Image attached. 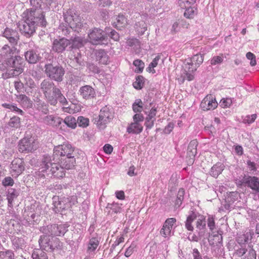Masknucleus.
<instances>
[{
	"mask_svg": "<svg viewBox=\"0 0 259 259\" xmlns=\"http://www.w3.org/2000/svg\"><path fill=\"white\" fill-rule=\"evenodd\" d=\"M68 163V160L59 158L58 161L52 160L51 156L44 155L40 165L39 172L43 177H50L52 175L58 178H63L65 175V169H70L74 166V164L69 168L66 167L65 164Z\"/></svg>",
	"mask_w": 259,
	"mask_h": 259,
	"instance_id": "1",
	"label": "nucleus"
},
{
	"mask_svg": "<svg viewBox=\"0 0 259 259\" xmlns=\"http://www.w3.org/2000/svg\"><path fill=\"white\" fill-rule=\"evenodd\" d=\"M24 61L20 56L11 57L0 64V70L6 71L2 74V77L6 79L17 76L24 71Z\"/></svg>",
	"mask_w": 259,
	"mask_h": 259,
	"instance_id": "2",
	"label": "nucleus"
},
{
	"mask_svg": "<svg viewBox=\"0 0 259 259\" xmlns=\"http://www.w3.org/2000/svg\"><path fill=\"white\" fill-rule=\"evenodd\" d=\"M51 157L53 161H58L59 158L64 160H68V163L65 164L67 168L70 167L75 163L74 149L69 144H64L55 147L54 149L53 155Z\"/></svg>",
	"mask_w": 259,
	"mask_h": 259,
	"instance_id": "3",
	"label": "nucleus"
},
{
	"mask_svg": "<svg viewBox=\"0 0 259 259\" xmlns=\"http://www.w3.org/2000/svg\"><path fill=\"white\" fill-rule=\"evenodd\" d=\"M22 18L17 24V26L20 31L26 36H30L35 32L36 26H42L39 19H37L35 16H32V13L29 12V10H26L23 13Z\"/></svg>",
	"mask_w": 259,
	"mask_h": 259,
	"instance_id": "4",
	"label": "nucleus"
},
{
	"mask_svg": "<svg viewBox=\"0 0 259 259\" xmlns=\"http://www.w3.org/2000/svg\"><path fill=\"white\" fill-rule=\"evenodd\" d=\"M50 96L51 98L53 99V102H52L48 98H46L47 101L52 105H56L57 103V101H59L60 103H61L64 106L62 108V110L65 112H68L69 113H74L78 112L80 108L79 106H77L74 104H71L69 106L66 107V105L67 104V101L66 99L64 97V96L61 93L60 95H53V92L50 93Z\"/></svg>",
	"mask_w": 259,
	"mask_h": 259,
	"instance_id": "5",
	"label": "nucleus"
},
{
	"mask_svg": "<svg viewBox=\"0 0 259 259\" xmlns=\"http://www.w3.org/2000/svg\"><path fill=\"white\" fill-rule=\"evenodd\" d=\"M38 141L34 137L26 136L19 143L18 150L21 153L32 152L38 147Z\"/></svg>",
	"mask_w": 259,
	"mask_h": 259,
	"instance_id": "6",
	"label": "nucleus"
},
{
	"mask_svg": "<svg viewBox=\"0 0 259 259\" xmlns=\"http://www.w3.org/2000/svg\"><path fill=\"white\" fill-rule=\"evenodd\" d=\"M65 22L75 31L79 32L82 26L80 17L73 11L70 10L64 15Z\"/></svg>",
	"mask_w": 259,
	"mask_h": 259,
	"instance_id": "7",
	"label": "nucleus"
},
{
	"mask_svg": "<svg viewBox=\"0 0 259 259\" xmlns=\"http://www.w3.org/2000/svg\"><path fill=\"white\" fill-rule=\"evenodd\" d=\"M196 66L195 64L189 62L188 59L185 60L183 66V73L181 76L178 78L179 83H183L185 80L191 81L194 79L193 73L197 70Z\"/></svg>",
	"mask_w": 259,
	"mask_h": 259,
	"instance_id": "8",
	"label": "nucleus"
},
{
	"mask_svg": "<svg viewBox=\"0 0 259 259\" xmlns=\"http://www.w3.org/2000/svg\"><path fill=\"white\" fill-rule=\"evenodd\" d=\"M45 72L49 78L57 81L62 80L65 71L61 66L49 64L45 65Z\"/></svg>",
	"mask_w": 259,
	"mask_h": 259,
	"instance_id": "9",
	"label": "nucleus"
},
{
	"mask_svg": "<svg viewBox=\"0 0 259 259\" xmlns=\"http://www.w3.org/2000/svg\"><path fill=\"white\" fill-rule=\"evenodd\" d=\"M31 8L27 10L29 12L32 13V16H35L37 19L40 21V24L42 27L46 26L47 25V21L45 19V15L44 12L41 8V0H30Z\"/></svg>",
	"mask_w": 259,
	"mask_h": 259,
	"instance_id": "10",
	"label": "nucleus"
},
{
	"mask_svg": "<svg viewBox=\"0 0 259 259\" xmlns=\"http://www.w3.org/2000/svg\"><path fill=\"white\" fill-rule=\"evenodd\" d=\"M133 122L128 125L126 131L128 134H140L143 131L142 122L144 121V117L141 113H136L133 116Z\"/></svg>",
	"mask_w": 259,
	"mask_h": 259,
	"instance_id": "11",
	"label": "nucleus"
},
{
	"mask_svg": "<svg viewBox=\"0 0 259 259\" xmlns=\"http://www.w3.org/2000/svg\"><path fill=\"white\" fill-rule=\"evenodd\" d=\"M112 118V113L108 107H104L101 109L100 114L95 120L96 124L99 129H104Z\"/></svg>",
	"mask_w": 259,
	"mask_h": 259,
	"instance_id": "12",
	"label": "nucleus"
},
{
	"mask_svg": "<svg viewBox=\"0 0 259 259\" xmlns=\"http://www.w3.org/2000/svg\"><path fill=\"white\" fill-rule=\"evenodd\" d=\"M40 89L41 91L45 95L46 98H48L50 100L53 102V99L51 98L50 96V93L53 92V95H59L60 96L61 94L60 90L56 88L54 85V84L51 81L45 79L40 84Z\"/></svg>",
	"mask_w": 259,
	"mask_h": 259,
	"instance_id": "13",
	"label": "nucleus"
},
{
	"mask_svg": "<svg viewBox=\"0 0 259 259\" xmlns=\"http://www.w3.org/2000/svg\"><path fill=\"white\" fill-rule=\"evenodd\" d=\"M25 169V163L24 160L19 158H15L11 162L10 167V172L12 176L17 178Z\"/></svg>",
	"mask_w": 259,
	"mask_h": 259,
	"instance_id": "14",
	"label": "nucleus"
},
{
	"mask_svg": "<svg viewBox=\"0 0 259 259\" xmlns=\"http://www.w3.org/2000/svg\"><path fill=\"white\" fill-rule=\"evenodd\" d=\"M90 41L93 45H100L105 39V33L100 28H94L89 34Z\"/></svg>",
	"mask_w": 259,
	"mask_h": 259,
	"instance_id": "15",
	"label": "nucleus"
},
{
	"mask_svg": "<svg viewBox=\"0 0 259 259\" xmlns=\"http://www.w3.org/2000/svg\"><path fill=\"white\" fill-rule=\"evenodd\" d=\"M70 45V40L66 38L55 39L53 42L52 50L55 52L61 53L64 51L66 48Z\"/></svg>",
	"mask_w": 259,
	"mask_h": 259,
	"instance_id": "16",
	"label": "nucleus"
},
{
	"mask_svg": "<svg viewBox=\"0 0 259 259\" xmlns=\"http://www.w3.org/2000/svg\"><path fill=\"white\" fill-rule=\"evenodd\" d=\"M198 142L196 140L191 141L187 149V163L188 165H192L194 161V158L197 153V146Z\"/></svg>",
	"mask_w": 259,
	"mask_h": 259,
	"instance_id": "17",
	"label": "nucleus"
},
{
	"mask_svg": "<svg viewBox=\"0 0 259 259\" xmlns=\"http://www.w3.org/2000/svg\"><path fill=\"white\" fill-rule=\"evenodd\" d=\"M67 228L66 224L51 225L48 226L49 235L52 236L64 235L67 231Z\"/></svg>",
	"mask_w": 259,
	"mask_h": 259,
	"instance_id": "18",
	"label": "nucleus"
},
{
	"mask_svg": "<svg viewBox=\"0 0 259 259\" xmlns=\"http://www.w3.org/2000/svg\"><path fill=\"white\" fill-rule=\"evenodd\" d=\"M200 106L203 110L215 109L218 106V103L211 95L206 96L202 101Z\"/></svg>",
	"mask_w": 259,
	"mask_h": 259,
	"instance_id": "19",
	"label": "nucleus"
},
{
	"mask_svg": "<svg viewBox=\"0 0 259 259\" xmlns=\"http://www.w3.org/2000/svg\"><path fill=\"white\" fill-rule=\"evenodd\" d=\"M245 185L255 192L259 193V178L255 176L244 175Z\"/></svg>",
	"mask_w": 259,
	"mask_h": 259,
	"instance_id": "20",
	"label": "nucleus"
},
{
	"mask_svg": "<svg viewBox=\"0 0 259 259\" xmlns=\"http://www.w3.org/2000/svg\"><path fill=\"white\" fill-rule=\"evenodd\" d=\"M79 92L82 97L85 100L93 99L96 96V92L92 87L86 85L82 87L79 89Z\"/></svg>",
	"mask_w": 259,
	"mask_h": 259,
	"instance_id": "21",
	"label": "nucleus"
},
{
	"mask_svg": "<svg viewBox=\"0 0 259 259\" xmlns=\"http://www.w3.org/2000/svg\"><path fill=\"white\" fill-rule=\"evenodd\" d=\"M177 220L175 218L167 219L163 225V237L166 238L171 235V230Z\"/></svg>",
	"mask_w": 259,
	"mask_h": 259,
	"instance_id": "22",
	"label": "nucleus"
},
{
	"mask_svg": "<svg viewBox=\"0 0 259 259\" xmlns=\"http://www.w3.org/2000/svg\"><path fill=\"white\" fill-rule=\"evenodd\" d=\"M52 237L50 238V236L42 235L40 236L39 239V244L43 250H45L47 251H51L52 245Z\"/></svg>",
	"mask_w": 259,
	"mask_h": 259,
	"instance_id": "23",
	"label": "nucleus"
},
{
	"mask_svg": "<svg viewBox=\"0 0 259 259\" xmlns=\"http://www.w3.org/2000/svg\"><path fill=\"white\" fill-rule=\"evenodd\" d=\"M252 234L250 232L238 234L235 238V241L238 244L248 245L249 241L252 239Z\"/></svg>",
	"mask_w": 259,
	"mask_h": 259,
	"instance_id": "24",
	"label": "nucleus"
},
{
	"mask_svg": "<svg viewBox=\"0 0 259 259\" xmlns=\"http://www.w3.org/2000/svg\"><path fill=\"white\" fill-rule=\"evenodd\" d=\"M249 247H251L249 245L236 243L234 246V252L233 255L241 257L245 254L249 250Z\"/></svg>",
	"mask_w": 259,
	"mask_h": 259,
	"instance_id": "25",
	"label": "nucleus"
},
{
	"mask_svg": "<svg viewBox=\"0 0 259 259\" xmlns=\"http://www.w3.org/2000/svg\"><path fill=\"white\" fill-rule=\"evenodd\" d=\"M25 57L26 61L31 64L36 63L40 58L37 51L34 50H30L25 52Z\"/></svg>",
	"mask_w": 259,
	"mask_h": 259,
	"instance_id": "26",
	"label": "nucleus"
},
{
	"mask_svg": "<svg viewBox=\"0 0 259 259\" xmlns=\"http://www.w3.org/2000/svg\"><path fill=\"white\" fill-rule=\"evenodd\" d=\"M4 36L12 44H15L18 39V33L12 29L7 28L4 32Z\"/></svg>",
	"mask_w": 259,
	"mask_h": 259,
	"instance_id": "27",
	"label": "nucleus"
},
{
	"mask_svg": "<svg viewBox=\"0 0 259 259\" xmlns=\"http://www.w3.org/2000/svg\"><path fill=\"white\" fill-rule=\"evenodd\" d=\"M62 119L54 115H48L43 118V122L47 124L58 126L62 122Z\"/></svg>",
	"mask_w": 259,
	"mask_h": 259,
	"instance_id": "28",
	"label": "nucleus"
},
{
	"mask_svg": "<svg viewBox=\"0 0 259 259\" xmlns=\"http://www.w3.org/2000/svg\"><path fill=\"white\" fill-rule=\"evenodd\" d=\"M70 41L71 46L70 48L72 49H79L82 47L86 42L85 39L80 36L75 37L74 38L71 39Z\"/></svg>",
	"mask_w": 259,
	"mask_h": 259,
	"instance_id": "29",
	"label": "nucleus"
},
{
	"mask_svg": "<svg viewBox=\"0 0 259 259\" xmlns=\"http://www.w3.org/2000/svg\"><path fill=\"white\" fill-rule=\"evenodd\" d=\"M224 166L221 163H217L214 165L209 171L210 175L214 178H217L224 169Z\"/></svg>",
	"mask_w": 259,
	"mask_h": 259,
	"instance_id": "30",
	"label": "nucleus"
},
{
	"mask_svg": "<svg viewBox=\"0 0 259 259\" xmlns=\"http://www.w3.org/2000/svg\"><path fill=\"white\" fill-rule=\"evenodd\" d=\"M99 244V240L98 238L92 237L89 241L88 244L87 251L89 253L93 252L95 251Z\"/></svg>",
	"mask_w": 259,
	"mask_h": 259,
	"instance_id": "31",
	"label": "nucleus"
},
{
	"mask_svg": "<svg viewBox=\"0 0 259 259\" xmlns=\"http://www.w3.org/2000/svg\"><path fill=\"white\" fill-rule=\"evenodd\" d=\"M96 57L99 63L101 64H107L109 62L107 53L103 50H99L96 53Z\"/></svg>",
	"mask_w": 259,
	"mask_h": 259,
	"instance_id": "32",
	"label": "nucleus"
},
{
	"mask_svg": "<svg viewBox=\"0 0 259 259\" xmlns=\"http://www.w3.org/2000/svg\"><path fill=\"white\" fill-rule=\"evenodd\" d=\"M196 228L199 230V236L202 237L204 235L206 229V221L205 219H199L196 222Z\"/></svg>",
	"mask_w": 259,
	"mask_h": 259,
	"instance_id": "33",
	"label": "nucleus"
},
{
	"mask_svg": "<svg viewBox=\"0 0 259 259\" xmlns=\"http://www.w3.org/2000/svg\"><path fill=\"white\" fill-rule=\"evenodd\" d=\"M196 214L193 211H191V213L187 217L185 222V227L189 231H193V227L192 226V223L196 219Z\"/></svg>",
	"mask_w": 259,
	"mask_h": 259,
	"instance_id": "34",
	"label": "nucleus"
},
{
	"mask_svg": "<svg viewBox=\"0 0 259 259\" xmlns=\"http://www.w3.org/2000/svg\"><path fill=\"white\" fill-rule=\"evenodd\" d=\"M64 123L69 127L74 129L76 127L77 122L75 117L70 115L66 116L63 120Z\"/></svg>",
	"mask_w": 259,
	"mask_h": 259,
	"instance_id": "35",
	"label": "nucleus"
},
{
	"mask_svg": "<svg viewBox=\"0 0 259 259\" xmlns=\"http://www.w3.org/2000/svg\"><path fill=\"white\" fill-rule=\"evenodd\" d=\"M32 257L33 259H48L47 253L40 249H36L33 251Z\"/></svg>",
	"mask_w": 259,
	"mask_h": 259,
	"instance_id": "36",
	"label": "nucleus"
},
{
	"mask_svg": "<svg viewBox=\"0 0 259 259\" xmlns=\"http://www.w3.org/2000/svg\"><path fill=\"white\" fill-rule=\"evenodd\" d=\"M185 9L184 16L186 18L193 19L197 14V9L195 7L187 8Z\"/></svg>",
	"mask_w": 259,
	"mask_h": 259,
	"instance_id": "37",
	"label": "nucleus"
},
{
	"mask_svg": "<svg viewBox=\"0 0 259 259\" xmlns=\"http://www.w3.org/2000/svg\"><path fill=\"white\" fill-rule=\"evenodd\" d=\"M188 61L191 63H194L198 68L203 61V57L201 54H196L192 58H188Z\"/></svg>",
	"mask_w": 259,
	"mask_h": 259,
	"instance_id": "38",
	"label": "nucleus"
},
{
	"mask_svg": "<svg viewBox=\"0 0 259 259\" xmlns=\"http://www.w3.org/2000/svg\"><path fill=\"white\" fill-rule=\"evenodd\" d=\"M18 196L16 190L13 188L8 189L7 194V199L8 201V205L11 206L12 205L13 201Z\"/></svg>",
	"mask_w": 259,
	"mask_h": 259,
	"instance_id": "39",
	"label": "nucleus"
},
{
	"mask_svg": "<svg viewBox=\"0 0 259 259\" xmlns=\"http://www.w3.org/2000/svg\"><path fill=\"white\" fill-rule=\"evenodd\" d=\"M135 28L139 33L143 34L147 29V24L142 20L136 23Z\"/></svg>",
	"mask_w": 259,
	"mask_h": 259,
	"instance_id": "40",
	"label": "nucleus"
},
{
	"mask_svg": "<svg viewBox=\"0 0 259 259\" xmlns=\"http://www.w3.org/2000/svg\"><path fill=\"white\" fill-rule=\"evenodd\" d=\"M116 26L117 28L124 27L127 24V20L122 15H119L116 18Z\"/></svg>",
	"mask_w": 259,
	"mask_h": 259,
	"instance_id": "41",
	"label": "nucleus"
},
{
	"mask_svg": "<svg viewBox=\"0 0 259 259\" xmlns=\"http://www.w3.org/2000/svg\"><path fill=\"white\" fill-rule=\"evenodd\" d=\"M133 109L134 112L140 113L144 109L143 106V103L141 100H137L133 104Z\"/></svg>",
	"mask_w": 259,
	"mask_h": 259,
	"instance_id": "42",
	"label": "nucleus"
},
{
	"mask_svg": "<svg viewBox=\"0 0 259 259\" xmlns=\"http://www.w3.org/2000/svg\"><path fill=\"white\" fill-rule=\"evenodd\" d=\"M160 58V56L159 55L156 56L152 61L151 63L149 64V66L146 68V70L151 73H155V70H154V68L155 67L157 64L158 62L159 61V59Z\"/></svg>",
	"mask_w": 259,
	"mask_h": 259,
	"instance_id": "43",
	"label": "nucleus"
},
{
	"mask_svg": "<svg viewBox=\"0 0 259 259\" xmlns=\"http://www.w3.org/2000/svg\"><path fill=\"white\" fill-rule=\"evenodd\" d=\"M0 259H14V253L10 250L0 251Z\"/></svg>",
	"mask_w": 259,
	"mask_h": 259,
	"instance_id": "44",
	"label": "nucleus"
},
{
	"mask_svg": "<svg viewBox=\"0 0 259 259\" xmlns=\"http://www.w3.org/2000/svg\"><path fill=\"white\" fill-rule=\"evenodd\" d=\"M134 65L136 67L135 72L137 73H141L143 71L145 67L144 63L141 60H136L133 62Z\"/></svg>",
	"mask_w": 259,
	"mask_h": 259,
	"instance_id": "45",
	"label": "nucleus"
},
{
	"mask_svg": "<svg viewBox=\"0 0 259 259\" xmlns=\"http://www.w3.org/2000/svg\"><path fill=\"white\" fill-rule=\"evenodd\" d=\"M144 84V78L142 76H139L136 78V81L133 83L134 87L136 89H141Z\"/></svg>",
	"mask_w": 259,
	"mask_h": 259,
	"instance_id": "46",
	"label": "nucleus"
},
{
	"mask_svg": "<svg viewBox=\"0 0 259 259\" xmlns=\"http://www.w3.org/2000/svg\"><path fill=\"white\" fill-rule=\"evenodd\" d=\"M2 106L5 108L9 109L11 111H15L20 114L22 115L23 113V112L21 109L18 108L14 104L4 103L2 104Z\"/></svg>",
	"mask_w": 259,
	"mask_h": 259,
	"instance_id": "47",
	"label": "nucleus"
},
{
	"mask_svg": "<svg viewBox=\"0 0 259 259\" xmlns=\"http://www.w3.org/2000/svg\"><path fill=\"white\" fill-rule=\"evenodd\" d=\"M9 125L12 127H19L20 125V118L17 116L12 117L9 122Z\"/></svg>",
	"mask_w": 259,
	"mask_h": 259,
	"instance_id": "48",
	"label": "nucleus"
},
{
	"mask_svg": "<svg viewBox=\"0 0 259 259\" xmlns=\"http://www.w3.org/2000/svg\"><path fill=\"white\" fill-rule=\"evenodd\" d=\"M77 122L79 126L86 127L89 125V119L83 116H79L77 118Z\"/></svg>",
	"mask_w": 259,
	"mask_h": 259,
	"instance_id": "49",
	"label": "nucleus"
},
{
	"mask_svg": "<svg viewBox=\"0 0 259 259\" xmlns=\"http://www.w3.org/2000/svg\"><path fill=\"white\" fill-rule=\"evenodd\" d=\"M17 101L23 106L27 105L29 101L28 97L25 95H18L16 96Z\"/></svg>",
	"mask_w": 259,
	"mask_h": 259,
	"instance_id": "50",
	"label": "nucleus"
},
{
	"mask_svg": "<svg viewBox=\"0 0 259 259\" xmlns=\"http://www.w3.org/2000/svg\"><path fill=\"white\" fill-rule=\"evenodd\" d=\"M56 199L58 200V201H54V205L55 208L57 209L56 211H60V210L66 209L65 206L63 205L64 203L62 202V198L60 199L56 198ZM54 199H56V198H54Z\"/></svg>",
	"mask_w": 259,
	"mask_h": 259,
	"instance_id": "51",
	"label": "nucleus"
},
{
	"mask_svg": "<svg viewBox=\"0 0 259 259\" xmlns=\"http://www.w3.org/2000/svg\"><path fill=\"white\" fill-rule=\"evenodd\" d=\"M52 245L51 251H53L55 249L60 248L61 246V243L57 238L52 237Z\"/></svg>",
	"mask_w": 259,
	"mask_h": 259,
	"instance_id": "52",
	"label": "nucleus"
},
{
	"mask_svg": "<svg viewBox=\"0 0 259 259\" xmlns=\"http://www.w3.org/2000/svg\"><path fill=\"white\" fill-rule=\"evenodd\" d=\"M247 252L244 259H256V252L252 247H249V250Z\"/></svg>",
	"mask_w": 259,
	"mask_h": 259,
	"instance_id": "53",
	"label": "nucleus"
},
{
	"mask_svg": "<svg viewBox=\"0 0 259 259\" xmlns=\"http://www.w3.org/2000/svg\"><path fill=\"white\" fill-rule=\"evenodd\" d=\"M14 184V181L10 177H6L2 181V185L5 187L12 186Z\"/></svg>",
	"mask_w": 259,
	"mask_h": 259,
	"instance_id": "54",
	"label": "nucleus"
},
{
	"mask_svg": "<svg viewBox=\"0 0 259 259\" xmlns=\"http://www.w3.org/2000/svg\"><path fill=\"white\" fill-rule=\"evenodd\" d=\"M12 242L13 244L16 248H19L22 246V245L24 243V240L21 238H19L18 237H15L13 239Z\"/></svg>",
	"mask_w": 259,
	"mask_h": 259,
	"instance_id": "55",
	"label": "nucleus"
},
{
	"mask_svg": "<svg viewBox=\"0 0 259 259\" xmlns=\"http://www.w3.org/2000/svg\"><path fill=\"white\" fill-rule=\"evenodd\" d=\"M232 103L231 98L222 99L220 102V105L222 108H226L230 106Z\"/></svg>",
	"mask_w": 259,
	"mask_h": 259,
	"instance_id": "56",
	"label": "nucleus"
},
{
	"mask_svg": "<svg viewBox=\"0 0 259 259\" xmlns=\"http://www.w3.org/2000/svg\"><path fill=\"white\" fill-rule=\"evenodd\" d=\"M223 61V58L222 56H214L210 60V64L212 65H215L217 64H220L222 63Z\"/></svg>",
	"mask_w": 259,
	"mask_h": 259,
	"instance_id": "57",
	"label": "nucleus"
},
{
	"mask_svg": "<svg viewBox=\"0 0 259 259\" xmlns=\"http://www.w3.org/2000/svg\"><path fill=\"white\" fill-rule=\"evenodd\" d=\"M25 83L30 88H33L35 86V82L28 75H25L24 77Z\"/></svg>",
	"mask_w": 259,
	"mask_h": 259,
	"instance_id": "58",
	"label": "nucleus"
},
{
	"mask_svg": "<svg viewBox=\"0 0 259 259\" xmlns=\"http://www.w3.org/2000/svg\"><path fill=\"white\" fill-rule=\"evenodd\" d=\"M246 56L248 60H250V64L251 66H254L256 65L255 56L251 52H248Z\"/></svg>",
	"mask_w": 259,
	"mask_h": 259,
	"instance_id": "59",
	"label": "nucleus"
},
{
	"mask_svg": "<svg viewBox=\"0 0 259 259\" xmlns=\"http://www.w3.org/2000/svg\"><path fill=\"white\" fill-rule=\"evenodd\" d=\"M256 114H253L251 115L246 116L243 119V122L247 123H251L254 121L256 118Z\"/></svg>",
	"mask_w": 259,
	"mask_h": 259,
	"instance_id": "60",
	"label": "nucleus"
},
{
	"mask_svg": "<svg viewBox=\"0 0 259 259\" xmlns=\"http://www.w3.org/2000/svg\"><path fill=\"white\" fill-rule=\"evenodd\" d=\"M179 5L182 9L191 7L193 5L188 0H179Z\"/></svg>",
	"mask_w": 259,
	"mask_h": 259,
	"instance_id": "61",
	"label": "nucleus"
},
{
	"mask_svg": "<svg viewBox=\"0 0 259 259\" xmlns=\"http://www.w3.org/2000/svg\"><path fill=\"white\" fill-rule=\"evenodd\" d=\"M207 226L211 231H212L215 228V222L214 218L212 216H209L207 219Z\"/></svg>",
	"mask_w": 259,
	"mask_h": 259,
	"instance_id": "62",
	"label": "nucleus"
},
{
	"mask_svg": "<svg viewBox=\"0 0 259 259\" xmlns=\"http://www.w3.org/2000/svg\"><path fill=\"white\" fill-rule=\"evenodd\" d=\"M174 127V123L172 122H169L164 127V129L163 130V133L165 134H169L172 131Z\"/></svg>",
	"mask_w": 259,
	"mask_h": 259,
	"instance_id": "63",
	"label": "nucleus"
},
{
	"mask_svg": "<svg viewBox=\"0 0 259 259\" xmlns=\"http://www.w3.org/2000/svg\"><path fill=\"white\" fill-rule=\"evenodd\" d=\"M127 43L128 46L133 47V46H139L140 45V42L139 40L137 38H131L129 39L127 41Z\"/></svg>",
	"mask_w": 259,
	"mask_h": 259,
	"instance_id": "64",
	"label": "nucleus"
}]
</instances>
